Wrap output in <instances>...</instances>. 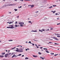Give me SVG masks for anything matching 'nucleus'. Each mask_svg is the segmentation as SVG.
Segmentation results:
<instances>
[{"label":"nucleus","instance_id":"obj_6","mask_svg":"<svg viewBox=\"0 0 60 60\" xmlns=\"http://www.w3.org/2000/svg\"><path fill=\"white\" fill-rule=\"evenodd\" d=\"M33 56L34 57H38V56L37 55H33Z\"/></svg>","mask_w":60,"mask_h":60},{"label":"nucleus","instance_id":"obj_46","mask_svg":"<svg viewBox=\"0 0 60 60\" xmlns=\"http://www.w3.org/2000/svg\"><path fill=\"white\" fill-rule=\"evenodd\" d=\"M57 24V25H60V23Z\"/></svg>","mask_w":60,"mask_h":60},{"label":"nucleus","instance_id":"obj_24","mask_svg":"<svg viewBox=\"0 0 60 60\" xmlns=\"http://www.w3.org/2000/svg\"><path fill=\"white\" fill-rule=\"evenodd\" d=\"M4 6L2 7L1 8H4Z\"/></svg>","mask_w":60,"mask_h":60},{"label":"nucleus","instance_id":"obj_30","mask_svg":"<svg viewBox=\"0 0 60 60\" xmlns=\"http://www.w3.org/2000/svg\"><path fill=\"white\" fill-rule=\"evenodd\" d=\"M15 48H16V47H14V48H12L11 49H14Z\"/></svg>","mask_w":60,"mask_h":60},{"label":"nucleus","instance_id":"obj_28","mask_svg":"<svg viewBox=\"0 0 60 60\" xmlns=\"http://www.w3.org/2000/svg\"><path fill=\"white\" fill-rule=\"evenodd\" d=\"M22 7V6H20V7H18V8H21Z\"/></svg>","mask_w":60,"mask_h":60},{"label":"nucleus","instance_id":"obj_33","mask_svg":"<svg viewBox=\"0 0 60 60\" xmlns=\"http://www.w3.org/2000/svg\"><path fill=\"white\" fill-rule=\"evenodd\" d=\"M43 49H45V50H47V49H47L46 48H44Z\"/></svg>","mask_w":60,"mask_h":60},{"label":"nucleus","instance_id":"obj_27","mask_svg":"<svg viewBox=\"0 0 60 60\" xmlns=\"http://www.w3.org/2000/svg\"><path fill=\"white\" fill-rule=\"evenodd\" d=\"M15 55H13V56H12V58H13V57H14L15 56Z\"/></svg>","mask_w":60,"mask_h":60},{"label":"nucleus","instance_id":"obj_10","mask_svg":"<svg viewBox=\"0 0 60 60\" xmlns=\"http://www.w3.org/2000/svg\"><path fill=\"white\" fill-rule=\"evenodd\" d=\"M1 54L2 55H4V54H5V52H3L2 53H1Z\"/></svg>","mask_w":60,"mask_h":60},{"label":"nucleus","instance_id":"obj_16","mask_svg":"<svg viewBox=\"0 0 60 60\" xmlns=\"http://www.w3.org/2000/svg\"><path fill=\"white\" fill-rule=\"evenodd\" d=\"M4 57V56H0V57Z\"/></svg>","mask_w":60,"mask_h":60},{"label":"nucleus","instance_id":"obj_62","mask_svg":"<svg viewBox=\"0 0 60 60\" xmlns=\"http://www.w3.org/2000/svg\"><path fill=\"white\" fill-rule=\"evenodd\" d=\"M15 1H16V2H17V0H15Z\"/></svg>","mask_w":60,"mask_h":60},{"label":"nucleus","instance_id":"obj_51","mask_svg":"<svg viewBox=\"0 0 60 60\" xmlns=\"http://www.w3.org/2000/svg\"><path fill=\"white\" fill-rule=\"evenodd\" d=\"M31 6V5H28V6Z\"/></svg>","mask_w":60,"mask_h":60},{"label":"nucleus","instance_id":"obj_50","mask_svg":"<svg viewBox=\"0 0 60 60\" xmlns=\"http://www.w3.org/2000/svg\"><path fill=\"white\" fill-rule=\"evenodd\" d=\"M34 41H38V40H34Z\"/></svg>","mask_w":60,"mask_h":60},{"label":"nucleus","instance_id":"obj_12","mask_svg":"<svg viewBox=\"0 0 60 60\" xmlns=\"http://www.w3.org/2000/svg\"><path fill=\"white\" fill-rule=\"evenodd\" d=\"M45 51H46V52L47 53H49V51H48V50H46Z\"/></svg>","mask_w":60,"mask_h":60},{"label":"nucleus","instance_id":"obj_43","mask_svg":"<svg viewBox=\"0 0 60 60\" xmlns=\"http://www.w3.org/2000/svg\"><path fill=\"white\" fill-rule=\"evenodd\" d=\"M31 42V41H30L28 43H30Z\"/></svg>","mask_w":60,"mask_h":60},{"label":"nucleus","instance_id":"obj_9","mask_svg":"<svg viewBox=\"0 0 60 60\" xmlns=\"http://www.w3.org/2000/svg\"><path fill=\"white\" fill-rule=\"evenodd\" d=\"M56 11H51V12H53V13H55V12Z\"/></svg>","mask_w":60,"mask_h":60},{"label":"nucleus","instance_id":"obj_22","mask_svg":"<svg viewBox=\"0 0 60 60\" xmlns=\"http://www.w3.org/2000/svg\"><path fill=\"white\" fill-rule=\"evenodd\" d=\"M7 28H10V26H9V27H7Z\"/></svg>","mask_w":60,"mask_h":60},{"label":"nucleus","instance_id":"obj_49","mask_svg":"<svg viewBox=\"0 0 60 60\" xmlns=\"http://www.w3.org/2000/svg\"><path fill=\"white\" fill-rule=\"evenodd\" d=\"M58 14L57 13H56V14H55V15H58Z\"/></svg>","mask_w":60,"mask_h":60},{"label":"nucleus","instance_id":"obj_8","mask_svg":"<svg viewBox=\"0 0 60 60\" xmlns=\"http://www.w3.org/2000/svg\"><path fill=\"white\" fill-rule=\"evenodd\" d=\"M8 54H5L4 56L6 57H7V56H8Z\"/></svg>","mask_w":60,"mask_h":60},{"label":"nucleus","instance_id":"obj_64","mask_svg":"<svg viewBox=\"0 0 60 60\" xmlns=\"http://www.w3.org/2000/svg\"><path fill=\"white\" fill-rule=\"evenodd\" d=\"M55 34V35H57V34Z\"/></svg>","mask_w":60,"mask_h":60},{"label":"nucleus","instance_id":"obj_13","mask_svg":"<svg viewBox=\"0 0 60 60\" xmlns=\"http://www.w3.org/2000/svg\"><path fill=\"white\" fill-rule=\"evenodd\" d=\"M15 51H17V52H19V49L16 50H15Z\"/></svg>","mask_w":60,"mask_h":60},{"label":"nucleus","instance_id":"obj_48","mask_svg":"<svg viewBox=\"0 0 60 60\" xmlns=\"http://www.w3.org/2000/svg\"><path fill=\"white\" fill-rule=\"evenodd\" d=\"M49 43H52L51 42H49Z\"/></svg>","mask_w":60,"mask_h":60},{"label":"nucleus","instance_id":"obj_39","mask_svg":"<svg viewBox=\"0 0 60 60\" xmlns=\"http://www.w3.org/2000/svg\"><path fill=\"white\" fill-rule=\"evenodd\" d=\"M42 30L43 31H45V30L43 29H42Z\"/></svg>","mask_w":60,"mask_h":60},{"label":"nucleus","instance_id":"obj_44","mask_svg":"<svg viewBox=\"0 0 60 60\" xmlns=\"http://www.w3.org/2000/svg\"><path fill=\"white\" fill-rule=\"evenodd\" d=\"M34 32H37V30H35L34 31Z\"/></svg>","mask_w":60,"mask_h":60},{"label":"nucleus","instance_id":"obj_14","mask_svg":"<svg viewBox=\"0 0 60 60\" xmlns=\"http://www.w3.org/2000/svg\"><path fill=\"white\" fill-rule=\"evenodd\" d=\"M44 58H43L41 57H40V58H41V59H43V60L44 59Z\"/></svg>","mask_w":60,"mask_h":60},{"label":"nucleus","instance_id":"obj_34","mask_svg":"<svg viewBox=\"0 0 60 60\" xmlns=\"http://www.w3.org/2000/svg\"><path fill=\"white\" fill-rule=\"evenodd\" d=\"M52 6L53 7H55V6H56V5H53Z\"/></svg>","mask_w":60,"mask_h":60},{"label":"nucleus","instance_id":"obj_7","mask_svg":"<svg viewBox=\"0 0 60 60\" xmlns=\"http://www.w3.org/2000/svg\"><path fill=\"white\" fill-rule=\"evenodd\" d=\"M15 5V4H10L9 5H8V6H13Z\"/></svg>","mask_w":60,"mask_h":60},{"label":"nucleus","instance_id":"obj_53","mask_svg":"<svg viewBox=\"0 0 60 60\" xmlns=\"http://www.w3.org/2000/svg\"><path fill=\"white\" fill-rule=\"evenodd\" d=\"M40 48L41 49H42V48H43V47H40Z\"/></svg>","mask_w":60,"mask_h":60},{"label":"nucleus","instance_id":"obj_20","mask_svg":"<svg viewBox=\"0 0 60 60\" xmlns=\"http://www.w3.org/2000/svg\"><path fill=\"white\" fill-rule=\"evenodd\" d=\"M13 41V40H8V41Z\"/></svg>","mask_w":60,"mask_h":60},{"label":"nucleus","instance_id":"obj_2","mask_svg":"<svg viewBox=\"0 0 60 60\" xmlns=\"http://www.w3.org/2000/svg\"><path fill=\"white\" fill-rule=\"evenodd\" d=\"M23 52V49H19V52Z\"/></svg>","mask_w":60,"mask_h":60},{"label":"nucleus","instance_id":"obj_3","mask_svg":"<svg viewBox=\"0 0 60 60\" xmlns=\"http://www.w3.org/2000/svg\"><path fill=\"white\" fill-rule=\"evenodd\" d=\"M19 24L20 25H24V23L23 22H20L19 23Z\"/></svg>","mask_w":60,"mask_h":60},{"label":"nucleus","instance_id":"obj_42","mask_svg":"<svg viewBox=\"0 0 60 60\" xmlns=\"http://www.w3.org/2000/svg\"><path fill=\"white\" fill-rule=\"evenodd\" d=\"M17 18H19V16L18 15L17 16Z\"/></svg>","mask_w":60,"mask_h":60},{"label":"nucleus","instance_id":"obj_4","mask_svg":"<svg viewBox=\"0 0 60 60\" xmlns=\"http://www.w3.org/2000/svg\"><path fill=\"white\" fill-rule=\"evenodd\" d=\"M53 39H55L57 41H58V39H57V38H55V37H53Z\"/></svg>","mask_w":60,"mask_h":60},{"label":"nucleus","instance_id":"obj_17","mask_svg":"<svg viewBox=\"0 0 60 60\" xmlns=\"http://www.w3.org/2000/svg\"><path fill=\"white\" fill-rule=\"evenodd\" d=\"M22 54H19L18 55H17V56H21Z\"/></svg>","mask_w":60,"mask_h":60},{"label":"nucleus","instance_id":"obj_60","mask_svg":"<svg viewBox=\"0 0 60 60\" xmlns=\"http://www.w3.org/2000/svg\"><path fill=\"white\" fill-rule=\"evenodd\" d=\"M37 48H39V46H37Z\"/></svg>","mask_w":60,"mask_h":60},{"label":"nucleus","instance_id":"obj_59","mask_svg":"<svg viewBox=\"0 0 60 60\" xmlns=\"http://www.w3.org/2000/svg\"><path fill=\"white\" fill-rule=\"evenodd\" d=\"M51 30H53V28H51Z\"/></svg>","mask_w":60,"mask_h":60},{"label":"nucleus","instance_id":"obj_56","mask_svg":"<svg viewBox=\"0 0 60 60\" xmlns=\"http://www.w3.org/2000/svg\"><path fill=\"white\" fill-rule=\"evenodd\" d=\"M22 57H23V56H24V55H22Z\"/></svg>","mask_w":60,"mask_h":60},{"label":"nucleus","instance_id":"obj_55","mask_svg":"<svg viewBox=\"0 0 60 60\" xmlns=\"http://www.w3.org/2000/svg\"><path fill=\"white\" fill-rule=\"evenodd\" d=\"M35 46H36V47H37V45L36 44H35Z\"/></svg>","mask_w":60,"mask_h":60},{"label":"nucleus","instance_id":"obj_36","mask_svg":"<svg viewBox=\"0 0 60 60\" xmlns=\"http://www.w3.org/2000/svg\"><path fill=\"white\" fill-rule=\"evenodd\" d=\"M28 22L29 23H31V22H32L31 21H29Z\"/></svg>","mask_w":60,"mask_h":60},{"label":"nucleus","instance_id":"obj_11","mask_svg":"<svg viewBox=\"0 0 60 60\" xmlns=\"http://www.w3.org/2000/svg\"><path fill=\"white\" fill-rule=\"evenodd\" d=\"M53 7H52V6H51L49 8V9H51V8H52Z\"/></svg>","mask_w":60,"mask_h":60},{"label":"nucleus","instance_id":"obj_52","mask_svg":"<svg viewBox=\"0 0 60 60\" xmlns=\"http://www.w3.org/2000/svg\"><path fill=\"white\" fill-rule=\"evenodd\" d=\"M57 19H59V18H57Z\"/></svg>","mask_w":60,"mask_h":60},{"label":"nucleus","instance_id":"obj_61","mask_svg":"<svg viewBox=\"0 0 60 60\" xmlns=\"http://www.w3.org/2000/svg\"><path fill=\"white\" fill-rule=\"evenodd\" d=\"M57 35H60V34H57Z\"/></svg>","mask_w":60,"mask_h":60},{"label":"nucleus","instance_id":"obj_47","mask_svg":"<svg viewBox=\"0 0 60 60\" xmlns=\"http://www.w3.org/2000/svg\"><path fill=\"white\" fill-rule=\"evenodd\" d=\"M31 32H34V30H32Z\"/></svg>","mask_w":60,"mask_h":60},{"label":"nucleus","instance_id":"obj_37","mask_svg":"<svg viewBox=\"0 0 60 60\" xmlns=\"http://www.w3.org/2000/svg\"><path fill=\"white\" fill-rule=\"evenodd\" d=\"M32 44L33 46H34V44H33V43H32Z\"/></svg>","mask_w":60,"mask_h":60},{"label":"nucleus","instance_id":"obj_35","mask_svg":"<svg viewBox=\"0 0 60 60\" xmlns=\"http://www.w3.org/2000/svg\"><path fill=\"white\" fill-rule=\"evenodd\" d=\"M20 26L22 27V26H23V25H20Z\"/></svg>","mask_w":60,"mask_h":60},{"label":"nucleus","instance_id":"obj_38","mask_svg":"<svg viewBox=\"0 0 60 60\" xmlns=\"http://www.w3.org/2000/svg\"><path fill=\"white\" fill-rule=\"evenodd\" d=\"M29 1V0H25V1Z\"/></svg>","mask_w":60,"mask_h":60},{"label":"nucleus","instance_id":"obj_5","mask_svg":"<svg viewBox=\"0 0 60 60\" xmlns=\"http://www.w3.org/2000/svg\"><path fill=\"white\" fill-rule=\"evenodd\" d=\"M7 23H9V24H11L13 23V22H7Z\"/></svg>","mask_w":60,"mask_h":60},{"label":"nucleus","instance_id":"obj_25","mask_svg":"<svg viewBox=\"0 0 60 60\" xmlns=\"http://www.w3.org/2000/svg\"><path fill=\"white\" fill-rule=\"evenodd\" d=\"M38 54L39 55H41V53L40 52H38Z\"/></svg>","mask_w":60,"mask_h":60},{"label":"nucleus","instance_id":"obj_26","mask_svg":"<svg viewBox=\"0 0 60 60\" xmlns=\"http://www.w3.org/2000/svg\"><path fill=\"white\" fill-rule=\"evenodd\" d=\"M28 59V58H27V57H25V59Z\"/></svg>","mask_w":60,"mask_h":60},{"label":"nucleus","instance_id":"obj_18","mask_svg":"<svg viewBox=\"0 0 60 60\" xmlns=\"http://www.w3.org/2000/svg\"><path fill=\"white\" fill-rule=\"evenodd\" d=\"M31 7H34V5H31Z\"/></svg>","mask_w":60,"mask_h":60},{"label":"nucleus","instance_id":"obj_58","mask_svg":"<svg viewBox=\"0 0 60 60\" xmlns=\"http://www.w3.org/2000/svg\"><path fill=\"white\" fill-rule=\"evenodd\" d=\"M46 31H49V29H48L47 30H46Z\"/></svg>","mask_w":60,"mask_h":60},{"label":"nucleus","instance_id":"obj_29","mask_svg":"<svg viewBox=\"0 0 60 60\" xmlns=\"http://www.w3.org/2000/svg\"><path fill=\"white\" fill-rule=\"evenodd\" d=\"M57 36L58 37H60V35H57Z\"/></svg>","mask_w":60,"mask_h":60},{"label":"nucleus","instance_id":"obj_19","mask_svg":"<svg viewBox=\"0 0 60 60\" xmlns=\"http://www.w3.org/2000/svg\"><path fill=\"white\" fill-rule=\"evenodd\" d=\"M14 10H15V11H18V9H14Z\"/></svg>","mask_w":60,"mask_h":60},{"label":"nucleus","instance_id":"obj_45","mask_svg":"<svg viewBox=\"0 0 60 60\" xmlns=\"http://www.w3.org/2000/svg\"><path fill=\"white\" fill-rule=\"evenodd\" d=\"M17 23H18V22H16L15 23V24H17Z\"/></svg>","mask_w":60,"mask_h":60},{"label":"nucleus","instance_id":"obj_23","mask_svg":"<svg viewBox=\"0 0 60 60\" xmlns=\"http://www.w3.org/2000/svg\"><path fill=\"white\" fill-rule=\"evenodd\" d=\"M7 6H9L8 5H5L4 6H5V7H6Z\"/></svg>","mask_w":60,"mask_h":60},{"label":"nucleus","instance_id":"obj_54","mask_svg":"<svg viewBox=\"0 0 60 60\" xmlns=\"http://www.w3.org/2000/svg\"><path fill=\"white\" fill-rule=\"evenodd\" d=\"M38 12H39V11H37L35 13H38Z\"/></svg>","mask_w":60,"mask_h":60},{"label":"nucleus","instance_id":"obj_40","mask_svg":"<svg viewBox=\"0 0 60 60\" xmlns=\"http://www.w3.org/2000/svg\"><path fill=\"white\" fill-rule=\"evenodd\" d=\"M46 19H47V18H44V20H45Z\"/></svg>","mask_w":60,"mask_h":60},{"label":"nucleus","instance_id":"obj_21","mask_svg":"<svg viewBox=\"0 0 60 60\" xmlns=\"http://www.w3.org/2000/svg\"><path fill=\"white\" fill-rule=\"evenodd\" d=\"M7 54L8 55H10L11 54V53H8Z\"/></svg>","mask_w":60,"mask_h":60},{"label":"nucleus","instance_id":"obj_15","mask_svg":"<svg viewBox=\"0 0 60 60\" xmlns=\"http://www.w3.org/2000/svg\"><path fill=\"white\" fill-rule=\"evenodd\" d=\"M39 32H41V33H42V30H39Z\"/></svg>","mask_w":60,"mask_h":60},{"label":"nucleus","instance_id":"obj_1","mask_svg":"<svg viewBox=\"0 0 60 60\" xmlns=\"http://www.w3.org/2000/svg\"><path fill=\"white\" fill-rule=\"evenodd\" d=\"M9 27H10V28L11 29H12V28H14V27L13 26L14 25H9Z\"/></svg>","mask_w":60,"mask_h":60},{"label":"nucleus","instance_id":"obj_57","mask_svg":"<svg viewBox=\"0 0 60 60\" xmlns=\"http://www.w3.org/2000/svg\"><path fill=\"white\" fill-rule=\"evenodd\" d=\"M20 0V1H22V2H23V0Z\"/></svg>","mask_w":60,"mask_h":60},{"label":"nucleus","instance_id":"obj_63","mask_svg":"<svg viewBox=\"0 0 60 60\" xmlns=\"http://www.w3.org/2000/svg\"><path fill=\"white\" fill-rule=\"evenodd\" d=\"M9 13H10V14H11V12H9Z\"/></svg>","mask_w":60,"mask_h":60},{"label":"nucleus","instance_id":"obj_41","mask_svg":"<svg viewBox=\"0 0 60 60\" xmlns=\"http://www.w3.org/2000/svg\"><path fill=\"white\" fill-rule=\"evenodd\" d=\"M51 55H54V53H51Z\"/></svg>","mask_w":60,"mask_h":60},{"label":"nucleus","instance_id":"obj_32","mask_svg":"<svg viewBox=\"0 0 60 60\" xmlns=\"http://www.w3.org/2000/svg\"><path fill=\"white\" fill-rule=\"evenodd\" d=\"M54 44H55L56 45V44H57V45H59L58 44H57L56 43H55Z\"/></svg>","mask_w":60,"mask_h":60},{"label":"nucleus","instance_id":"obj_31","mask_svg":"<svg viewBox=\"0 0 60 60\" xmlns=\"http://www.w3.org/2000/svg\"><path fill=\"white\" fill-rule=\"evenodd\" d=\"M15 27H17L18 26L17 25H15Z\"/></svg>","mask_w":60,"mask_h":60}]
</instances>
